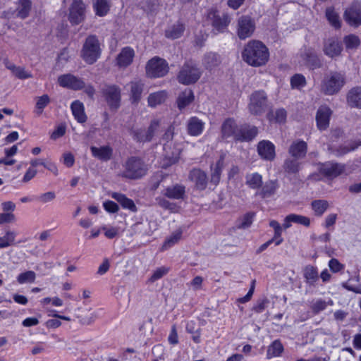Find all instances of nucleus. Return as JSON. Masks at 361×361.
<instances>
[{"label":"nucleus","instance_id":"f257e3e1","mask_svg":"<svg viewBox=\"0 0 361 361\" xmlns=\"http://www.w3.org/2000/svg\"><path fill=\"white\" fill-rule=\"evenodd\" d=\"M221 133L225 140L231 138L235 142H250L257 137L259 129L254 125L238 124L233 118H227L221 124Z\"/></svg>","mask_w":361,"mask_h":361},{"label":"nucleus","instance_id":"f03ea898","mask_svg":"<svg viewBox=\"0 0 361 361\" xmlns=\"http://www.w3.org/2000/svg\"><path fill=\"white\" fill-rule=\"evenodd\" d=\"M243 61L252 67H260L267 64L269 59L268 47L257 39L250 40L242 51Z\"/></svg>","mask_w":361,"mask_h":361},{"label":"nucleus","instance_id":"7ed1b4c3","mask_svg":"<svg viewBox=\"0 0 361 361\" xmlns=\"http://www.w3.org/2000/svg\"><path fill=\"white\" fill-rule=\"evenodd\" d=\"M123 178L130 180L142 178L147 173V167L144 161L139 157L131 156L128 157L123 165Z\"/></svg>","mask_w":361,"mask_h":361},{"label":"nucleus","instance_id":"20e7f679","mask_svg":"<svg viewBox=\"0 0 361 361\" xmlns=\"http://www.w3.org/2000/svg\"><path fill=\"white\" fill-rule=\"evenodd\" d=\"M346 82L345 75L341 71H331L326 75L321 82V91L326 95L338 93Z\"/></svg>","mask_w":361,"mask_h":361},{"label":"nucleus","instance_id":"39448f33","mask_svg":"<svg viewBox=\"0 0 361 361\" xmlns=\"http://www.w3.org/2000/svg\"><path fill=\"white\" fill-rule=\"evenodd\" d=\"M102 49L98 37L95 35H88L83 43L80 56L87 64H94L101 56Z\"/></svg>","mask_w":361,"mask_h":361},{"label":"nucleus","instance_id":"423d86ee","mask_svg":"<svg viewBox=\"0 0 361 361\" xmlns=\"http://www.w3.org/2000/svg\"><path fill=\"white\" fill-rule=\"evenodd\" d=\"M202 71L192 60H187L180 68L176 79L180 84L190 85L195 84L202 76Z\"/></svg>","mask_w":361,"mask_h":361},{"label":"nucleus","instance_id":"0eeeda50","mask_svg":"<svg viewBox=\"0 0 361 361\" xmlns=\"http://www.w3.org/2000/svg\"><path fill=\"white\" fill-rule=\"evenodd\" d=\"M207 20L210 21L213 32L219 34L224 33L228 30L231 18L228 13L220 15L216 8H211L207 11Z\"/></svg>","mask_w":361,"mask_h":361},{"label":"nucleus","instance_id":"6e6552de","mask_svg":"<svg viewBox=\"0 0 361 361\" xmlns=\"http://www.w3.org/2000/svg\"><path fill=\"white\" fill-rule=\"evenodd\" d=\"M268 97L264 90H255L250 97L248 110L253 116H261L268 107Z\"/></svg>","mask_w":361,"mask_h":361},{"label":"nucleus","instance_id":"1a4fd4ad","mask_svg":"<svg viewBox=\"0 0 361 361\" xmlns=\"http://www.w3.org/2000/svg\"><path fill=\"white\" fill-rule=\"evenodd\" d=\"M169 66L168 62L159 56L149 59L145 66L147 75L150 78H163L168 74Z\"/></svg>","mask_w":361,"mask_h":361},{"label":"nucleus","instance_id":"9d476101","mask_svg":"<svg viewBox=\"0 0 361 361\" xmlns=\"http://www.w3.org/2000/svg\"><path fill=\"white\" fill-rule=\"evenodd\" d=\"M102 94L111 111H116L120 108L121 90L119 86L114 84L106 85L102 90Z\"/></svg>","mask_w":361,"mask_h":361},{"label":"nucleus","instance_id":"9b49d317","mask_svg":"<svg viewBox=\"0 0 361 361\" xmlns=\"http://www.w3.org/2000/svg\"><path fill=\"white\" fill-rule=\"evenodd\" d=\"M345 21L350 27H358L361 25V1L354 0L344 11Z\"/></svg>","mask_w":361,"mask_h":361},{"label":"nucleus","instance_id":"f8f14e48","mask_svg":"<svg viewBox=\"0 0 361 361\" xmlns=\"http://www.w3.org/2000/svg\"><path fill=\"white\" fill-rule=\"evenodd\" d=\"M86 5L83 0H73L68 13V20L72 25H78L85 19Z\"/></svg>","mask_w":361,"mask_h":361},{"label":"nucleus","instance_id":"ddd939ff","mask_svg":"<svg viewBox=\"0 0 361 361\" xmlns=\"http://www.w3.org/2000/svg\"><path fill=\"white\" fill-rule=\"evenodd\" d=\"M255 30V23L250 16H242L238 19L236 33L240 39L250 37Z\"/></svg>","mask_w":361,"mask_h":361},{"label":"nucleus","instance_id":"4468645a","mask_svg":"<svg viewBox=\"0 0 361 361\" xmlns=\"http://www.w3.org/2000/svg\"><path fill=\"white\" fill-rule=\"evenodd\" d=\"M58 84L64 88L78 91L84 89L85 82L71 73H66L58 77Z\"/></svg>","mask_w":361,"mask_h":361},{"label":"nucleus","instance_id":"2eb2a0df","mask_svg":"<svg viewBox=\"0 0 361 361\" xmlns=\"http://www.w3.org/2000/svg\"><path fill=\"white\" fill-rule=\"evenodd\" d=\"M345 167L343 165L336 162L326 161L319 163L318 171L320 174L328 178H334L343 173Z\"/></svg>","mask_w":361,"mask_h":361},{"label":"nucleus","instance_id":"dca6fc26","mask_svg":"<svg viewBox=\"0 0 361 361\" xmlns=\"http://www.w3.org/2000/svg\"><path fill=\"white\" fill-rule=\"evenodd\" d=\"M257 151L259 157L264 161H272L276 157V147L267 140H262L257 145Z\"/></svg>","mask_w":361,"mask_h":361},{"label":"nucleus","instance_id":"f3484780","mask_svg":"<svg viewBox=\"0 0 361 361\" xmlns=\"http://www.w3.org/2000/svg\"><path fill=\"white\" fill-rule=\"evenodd\" d=\"M331 114L332 111L329 106L323 105L319 107L315 119L317 127L319 130H325L329 128Z\"/></svg>","mask_w":361,"mask_h":361},{"label":"nucleus","instance_id":"a211bd4d","mask_svg":"<svg viewBox=\"0 0 361 361\" xmlns=\"http://www.w3.org/2000/svg\"><path fill=\"white\" fill-rule=\"evenodd\" d=\"M343 51L341 42L334 37L329 38L323 47L324 54L329 58L334 59L341 55Z\"/></svg>","mask_w":361,"mask_h":361},{"label":"nucleus","instance_id":"6ab92c4d","mask_svg":"<svg viewBox=\"0 0 361 361\" xmlns=\"http://www.w3.org/2000/svg\"><path fill=\"white\" fill-rule=\"evenodd\" d=\"M134 57V49L131 47H125L121 49L116 59V65L119 68H127L133 63Z\"/></svg>","mask_w":361,"mask_h":361},{"label":"nucleus","instance_id":"aec40b11","mask_svg":"<svg viewBox=\"0 0 361 361\" xmlns=\"http://www.w3.org/2000/svg\"><path fill=\"white\" fill-rule=\"evenodd\" d=\"M190 179L195 183V188L199 190L207 188L208 178L207 173L200 169H193L189 173Z\"/></svg>","mask_w":361,"mask_h":361},{"label":"nucleus","instance_id":"412c9836","mask_svg":"<svg viewBox=\"0 0 361 361\" xmlns=\"http://www.w3.org/2000/svg\"><path fill=\"white\" fill-rule=\"evenodd\" d=\"M204 129V123L197 116L190 117L187 123V133L190 136L200 135Z\"/></svg>","mask_w":361,"mask_h":361},{"label":"nucleus","instance_id":"4be33fe9","mask_svg":"<svg viewBox=\"0 0 361 361\" xmlns=\"http://www.w3.org/2000/svg\"><path fill=\"white\" fill-rule=\"evenodd\" d=\"M129 85L130 102L137 104L141 99L145 85L140 80H136L130 81Z\"/></svg>","mask_w":361,"mask_h":361},{"label":"nucleus","instance_id":"5701e85b","mask_svg":"<svg viewBox=\"0 0 361 361\" xmlns=\"http://www.w3.org/2000/svg\"><path fill=\"white\" fill-rule=\"evenodd\" d=\"M307 144L302 140L294 141L289 147L288 153L295 159H301L306 156Z\"/></svg>","mask_w":361,"mask_h":361},{"label":"nucleus","instance_id":"b1692460","mask_svg":"<svg viewBox=\"0 0 361 361\" xmlns=\"http://www.w3.org/2000/svg\"><path fill=\"white\" fill-rule=\"evenodd\" d=\"M292 223L302 225L305 227H309L310 226V219L305 216L296 214H290L287 215L283 220V228L287 229L290 228L292 226Z\"/></svg>","mask_w":361,"mask_h":361},{"label":"nucleus","instance_id":"393cba45","mask_svg":"<svg viewBox=\"0 0 361 361\" xmlns=\"http://www.w3.org/2000/svg\"><path fill=\"white\" fill-rule=\"evenodd\" d=\"M92 155L102 161L110 160L113 155V149L109 145H104L99 147H90Z\"/></svg>","mask_w":361,"mask_h":361},{"label":"nucleus","instance_id":"a878e982","mask_svg":"<svg viewBox=\"0 0 361 361\" xmlns=\"http://www.w3.org/2000/svg\"><path fill=\"white\" fill-rule=\"evenodd\" d=\"M163 195L173 200H182L185 195V187L181 184H175L172 186L166 187L164 189Z\"/></svg>","mask_w":361,"mask_h":361},{"label":"nucleus","instance_id":"bb28decb","mask_svg":"<svg viewBox=\"0 0 361 361\" xmlns=\"http://www.w3.org/2000/svg\"><path fill=\"white\" fill-rule=\"evenodd\" d=\"M195 100L194 92L191 89L186 88L180 92L176 99L177 106L182 111Z\"/></svg>","mask_w":361,"mask_h":361},{"label":"nucleus","instance_id":"cd10ccee","mask_svg":"<svg viewBox=\"0 0 361 361\" xmlns=\"http://www.w3.org/2000/svg\"><path fill=\"white\" fill-rule=\"evenodd\" d=\"M71 109L74 118L79 123H85L87 120V116L85 112V106L82 102L79 100L73 101L71 104Z\"/></svg>","mask_w":361,"mask_h":361},{"label":"nucleus","instance_id":"c85d7f7f","mask_svg":"<svg viewBox=\"0 0 361 361\" xmlns=\"http://www.w3.org/2000/svg\"><path fill=\"white\" fill-rule=\"evenodd\" d=\"M111 197L116 200L123 209H128L133 212H137V208L134 201L128 198L125 194L114 192L111 195Z\"/></svg>","mask_w":361,"mask_h":361},{"label":"nucleus","instance_id":"c756f323","mask_svg":"<svg viewBox=\"0 0 361 361\" xmlns=\"http://www.w3.org/2000/svg\"><path fill=\"white\" fill-rule=\"evenodd\" d=\"M185 30V23L179 20L176 24H173L165 30L164 35L167 39H176L183 35Z\"/></svg>","mask_w":361,"mask_h":361},{"label":"nucleus","instance_id":"7c9ffc66","mask_svg":"<svg viewBox=\"0 0 361 361\" xmlns=\"http://www.w3.org/2000/svg\"><path fill=\"white\" fill-rule=\"evenodd\" d=\"M346 99L350 106L361 109V87L351 88L347 94Z\"/></svg>","mask_w":361,"mask_h":361},{"label":"nucleus","instance_id":"2f4dec72","mask_svg":"<svg viewBox=\"0 0 361 361\" xmlns=\"http://www.w3.org/2000/svg\"><path fill=\"white\" fill-rule=\"evenodd\" d=\"M318 269L312 265L306 266L303 269V277L305 283L310 286H314L319 279Z\"/></svg>","mask_w":361,"mask_h":361},{"label":"nucleus","instance_id":"473e14b6","mask_svg":"<svg viewBox=\"0 0 361 361\" xmlns=\"http://www.w3.org/2000/svg\"><path fill=\"white\" fill-rule=\"evenodd\" d=\"M267 118L270 123H284L287 118V111L283 108H280L274 111L270 109L267 114Z\"/></svg>","mask_w":361,"mask_h":361},{"label":"nucleus","instance_id":"72a5a7b5","mask_svg":"<svg viewBox=\"0 0 361 361\" xmlns=\"http://www.w3.org/2000/svg\"><path fill=\"white\" fill-rule=\"evenodd\" d=\"M284 350V347L280 339L273 341L267 348V358L280 357Z\"/></svg>","mask_w":361,"mask_h":361},{"label":"nucleus","instance_id":"f704fd0d","mask_svg":"<svg viewBox=\"0 0 361 361\" xmlns=\"http://www.w3.org/2000/svg\"><path fill=\"white\" fill-rule=\"evenodd\" d=\"M279 188L277 180H269L260 188L259 195L262 198L270 197L274 195Z\"/></svg>","mask_w":361,"mask_h":361},{"label":"nucleus","instance_id":"c9c22d12","mask_svg":"<svg viewBox=\"0 0 361 361\" xmlns=\"http://www.w3.org/2000/svg\"><path fill=\"white\" fill-rule=\"evenodd\" d=\"M167 98V92L166 90L158 91L149 94L147 102L151 107H156L157 105L164 103Z\"/></svg>","mask_w":361,"mask_h":361},{"label":"nucleus","instance_id":"e433bc0d","mask_svg":"<svg viewBox=\"0 0 361 361\" xmlns=\"http://www.w3.org/2000/svg\"><path fill=\"white\" fill-rule=\"evenodd\" d=\"M269 224L274 231V236L271 239L274 240L275 245L278 246L283 242L282 237L283 229H284L283 226L279 221L274 219L271 220Z\"/></svg>","mask_w":361,"mask_h":361},{"label":"nucleus","instance_id":"4c0bfd02","mask_svg":"<svg viewBox=\"0 0 361 361\" xmlns=\"http://www.w3.org/2000/svg\"><path fill=\"white\" fill-rule=\"evenodd\" d=\"M221 63L219 55L216 53H207L203 59V64L206 69L212 71Z\"/></svg>","mask_w":361,"mask_h":361},{"label":"nucleus","instance_id":"58836bf2","mask_svg":"<svg viewBox=\"0 0 361 361\" xmlns=\"http://www.w3.org/2000/svg\"><path fill=\"white\" fill-rule=\"evenodd\" d=\"M326 18L329 24L336 30H339L341 27V21L338 14L335 11L334 7H328L325 11Z\"/></svg>","mask_w":361,"mask_h":361},{"label":"nucleus","instance_id":"ea45409f","mask_svg":"<svg viewBox=\"0 0 361 361\" xmlns=\"http://www.w3.org/2000/svg\"><path fill=\"white\" fill-rule=\"evenodd\" d=\"M95 15L99 17L106 16L110 11V5L107 0H96L93 4Z\"/></svg>","mask_w":361,"mask_h":361},{"label":"nucleus","instance_id":"a19ab883","mask_svg":"<svg viewBox=\"0 0 361 361\" xmlns=\"http://www.w3.org/2000/svg\"><path fill=\"white\" fill-rule=\"evenodd\" d=\"M31 9V0H18L17 16L24 20L29 16Z\"/></svg>","mask_w":361,"mask_h":361},{"label":"nucleus","instance_id":"79ce46f5","mask_svg":"<svg viewBox=\"0 0 361 361\" xmlns=\"http://www.w3.org/2000/svg\"><path fill=\"white\" fill-rule=\"evenodd\" d=\"M298 159H286L283 163V169L288 174H297L300 170V163Z\"/></svg>","mask_w":361,"mask_h":361},{"label":"nucleus","instance_id":"37998d69","mask_svg":"<svg viewBox=\"0 0 361 361\" xmlns=\"http://www.w3.org/2000/svg\"><path fill=\"white\" fill-rule=\"evenodd\" d=\"M329 202L325 200H315L311 202V207L317 216H322L329 208Z\"/></svg>","mask_w":361,"mask_h":361},{"label":"nucleus","instance_id":"c03bdc74","mask_svg":"<svg viewBox=\"0 0 361 361\" xmlns=\"http://www.w3.org/2000/svg\"><path fill=\"white\" fill-rule=\"evenodd\" d=\"M223 166L224 162L221 159L218 160L214 167L211 166L212 173L210 182L215 186L220 182Z\"/></svg>","mask_w":361,"mask_h":361},{"label":"nucleus","instance_id":"a18cd8bd","mask_svg":"<svg viewBox=\"0 0 361 361\" xmlns=\"http://www.w3.org/2000/svg\"><path fill=\"white\" fill-rule=\"evenodd\" d=\"M262 176L255 172L246 176V184L251 189H259L262 186Z\"/></svg>","mask_w":361,"mask_h":361},{"label":"nucleus","instance_id":"49530a36","mask_svg":"<svg viewBox=\"0 0 361 361\" xmlns=\"http://www.w3.org/2000/svg\"><path fill=\"white\" fill-rule=\"evenodd\" d=\"M182 230L178 229L172 233V234L168 237L164 242L162 245V250H166L175 244H176L182 237Z\"/></svg>","mask_w":361,"mask_h":361},{"label":"nucleus","instance_id":"de8ad7c7","mask_svg":"<svg viewBox=\"0 0 361 361\" xmlns=\"http://www.w3.org/2000/svg\"><path fill=\"white\" fill-rule=\"evenodd\" d=\"M343 42L347 49H357L360 45V37L355 34H349L343 38Z\"/></svg>","mask_w":361,"mask_h":361},{"label":"nucleus","instance_id":"09e8293b","mask_svg":"<svg viewBox=\"0 0 361 361\" xmlns=\"http://www.w3.org/2000/svg\"><path fill=\"white\" fill-rule=\"evenodd\" d=\"M255 216V212H247L241 218L238 219L239 223L237 225V228L239 229H245L249 228L252 225Z\"/></svg>","mask_w":361,"mask_h":361},{"label":"nucleus","instance_id":"8fccbe9b","mask_svg":"<svg viewBox=\"0 0 361 361\" xmlns=\"http://www.w3.org/2000/svg\"><path fill=\"white\" fill-rule=\"evenodd\" d=\"M50 103V98L48 94H44L37 98L35 104V112L37 115H41L46 106Z\"/></svg>","mask_w":361,"mask_h":361},{"label":"nucleus","instance_id":"3c124183","mask_svg":"<svg viewBox=\"0 0 361 361\" xmlns=\"http://www.w3.org/2000/svg\"><path fill=\"white\" fill-rule=\"evenodd\" d=\"M160 126V121L159 119H154L150 122L147 129L145 130L146 138L145 140L147 142L152 141L156 132L159 130Z\"/></svg>","mask_w":361,"mask_h":361},{"label":"nucleus","instance_id":"603ef678","mask_svg":"<svg viewBox=\"0 0 361 361\" xmlns=\"http://www.w3.org/2000/svg\"><path fill=\"white\" fill-rule=\"evenodd\" d=\"M16 236L15 232L10 231H6L4 236L0 237V249L6 248L13 245Z\"/></svg>","mask_w":361,"mask_h":361},{"label":"nucleus","instance_id":"864d4df0","mask_svg":"<svg viewBox=\"0 0 361 361\" xmlns=\"http://www.w3.org/2000/svg\"><path fill=\"white\" fill-rule=\"evenodd\" d=\"M36 279V274L33 271H26L20 273L17 277V281L20 284L33 283Z\"/></svg>","mask_w":361,"mask_h":361},{"label":"nucleus","instance_id":"5fc2aeb1","mask_svg":"<svg viewBox=\"0 0 361 361\" xmlns=\"http://www.w3.org/2000/svg\"><path fill=\"white\" fill-rule=\"evenodd\" d=\"M307 84L305 77L300 73L293 75L290 78V85L292 88L300 89Z\"/></svg>","mask_w":361,"mask_h":361},{"label":"nucleus","instance_id":"6e6d98bb","mask_svg":"<svg viewBox=\"0 0 361 361\" xmlns=\"http://www.w3.org/2000/svg\"><path fill=\"white\" fill-rule=\"evenodd\" d=\"M269 303V300L264 296L256 301L252 307V311L257 314L262 313L265 310Z\"/></svg>","mask_w":361,"mask_h":361},{"label":"nucleus","instance_id":"4d7b16f0","mask_svg":"<svg viewBox=\"0 0 361 361\" xmlns=\"http://www.w3.org/2000/svg\"><path fill=\"white\" fill-rule=\"evenodd\" d=\"M307 61L310 68L313 70L319 68L322 66L321 59L315 53L307 54Z\"/></svg>","mask_w":361,"mask_h":361},{"label":"nucleus","instance_id":"13d9d810","mask_svg":"<svg viewBox=\"0 0 361 361\" xmlns=\"http://www.w3.org/2000/svg\"><path fill=\"white\" fill-rule=\"evenodd\" d=\"M361 145L360 141H355L351 142L349 145H341L337 149V152L338 155H344L350 152H353L358 148L359 146Z\"/></svg>","mask_w":361,"mask_h":361},{"label":"nucleus","instance_id":"bf43d9fd","mask_svg":"<svg viewBox=\"0 0 361 361\" xmlns=\"http://www.w3.org/2000/svg\"><path fill=\"white\" fill-rule=\"evenodd\" d=\"M180 160V152L176 154L173 153L172 156H165L162 161V168H167L177 164Z\"/></svg>","mask_w":361,"mask_h":361},{"label":"nucleus","instance_id":"052dcab7","mask_svg":"<svg viewBox=\"0 0 361 361\" xmlns=\"http://www.w3.org/2000/svg\"><path fill=\"white\" fill-rule=\"evenodd\" d=\"M327 307V303L322 299H319L311 305V310L314 314H319L324 310Z\"/></svg>","mask_w":361,"mask_h":361},{"label":"nucleus","instance_id":"680f3d73","mask_svg":"<svg viewBox=\"0 0 361 361\" xmlns=\"http://www.w3.org/2000/svg\"><path fill=\"white\" fill-rule=\"evenodd\" d=\"M169 271V268L166 267H161L157 268L151 276L149 281L152 282H154L160 279H161L164 275L168 274Z\"/></svg>","mask_w":361,"mask_h":361},{"label":"nucleus","instance_id":"e2e57ef3","mask_svg":"<svg viewBox=\"0 0 361 361\" xmlns=\"http://www.w3.org/2000/svg\"><path fill=\"white\" fill-rule=\"evenodd\" d=\"M104 209L110 214H115L118 212L119 206L112 200H106L102 204Z\"/></svg>","mask_w":361,"mask_h":361},{"label":"nucleus","instance_id":"0e129e2a","mask_svg":"<svg viewBox=\"0 0 361 361\" xmlns=\"http://www.w3.org/2000/svg\"><path fill=\"white\" fill-rule=\"evenodd\" d=\"M255 283H256L255 280H252L251 281L250 287L248 292L247 293V294L245 296L238 298L237 302L240 303V304H244V303L249 302L251 300V298L253 295L254 291H255Z\"/></svg>","mask_w":361,"mask_h":361},{"label":"nucleus","instance_id":"69168bd1","mask_svg":"<svg viewBox=\"0 0 361 361\" xmlns=\"http://www.w3.org/2000/svg\"><path fill=\"white\" fill-rule=\"evenodd\" d=\"M329 267L330 270L334 273H338L344 269V265L335 258H332L329 260Z\"/></svg>","mask_w":361,"mask_h":361},{"label":"nucleus","instance_id":"338daca9","mask_svg":"<svg viewBox=\"0 0 361 361\" xmlns=\"http://www.w3.org/2000/svg\"><path fill=\"white\" fill-rule=\"evenodd\" d=\"M66 128L63 124H61L56 127V128L51 134V138L52 140H56L59 137H63L66 133Z\"/></svg>","mask_w":361,"mask_h":361},{"label":"nucleus","instance_id":"774afa93","mask_svg":"<svg viewBox=\"0 0 361 361\" xmlns=\"http://www.w3.org/2000/svg\"><path fill=\"white\" fill-rule=\"evenodd\" d=\"M13 74L15 76L19 79L24 80L32 78V74L29 72L26 71L23 67H17Z\"/></svg>","mask_w":361,"mask_h":361}]
</instances>
